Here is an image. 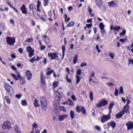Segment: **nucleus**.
<instances>
[{
  "label": "nucleus",
  "mask_w": 133,
  "mask_h": 133,
  "mask_svg": "<svg viewBox=\"0 0 133 133\" xmlns=\"http://www.w3.org/2000/svg\"><path fill=\"white\" fill-rule=\"evenodd\" d=\"M40 101L42 109L43 110L45 111L47 107V103L46 99L44 97H41L40 98Z\"/></svg>",
  "instance_id": "f257e3e1"
},
{
  "label": "nucleus",
  "mask_w": 133,
  "mask_h": 133,
  "mask_svg": "<svg viewBox=\"0 0 133 133\" xmlns=\"http://www.w3.org/2000/svg\"><path fill=\"white\" fill-rule=\"evenodd\" d=\"M4 86L6 91L11 96L14 94V91L11 87L7 83L4 84Z\"/></svg>",
  "instance_id": "f03ea898"
},
{
  "label": "nucleus",
  "mask_w": 133,
  "mask_h": 133,
  "mask_svg": "<svg viewBox=\"0 0 133 133\" xmlns=\"http://www.w3.org/2000/svg\"><path fill=\"white\" fill-rule=\"evenodd\" d=\"M2 127L4 130L8 131L11 128V124L9 121H6L4 122Z\"/></svg>",
  "instance_id": "7ed1b4c3"
},
{
  "label": "nucleus",
  "mask_w": 133,
  "mask_h": 133,
  "mask_svg": "<svg viewBox=\"0 0 133 133\" xmlns=\"http://www.w3.org/2000/svg\"><path fill=\"white\" fill-rule=\"evenodd\" d=\"M7 44L11 46L13 45L15 42V38L12 37H7L6 38Z\"/></svg>",
  "instance_id": "20e7f679"
},
{
  "label": "nucleus",
  "mask_w": 133,
  "mask_h": 133,
  "mask_svg": "<svg viewBox=\"0 0 133 133\" xmlns=\"http://www.w3.org/2000/svg\"><path fill=\"white\" fill-rule=\"evenodd\" d=\"M108 104L107 100L103 99L100 101L99 103L96 104V107L98 108H100L102 107L106 106Z\"/></svg>",
  "instance_id": "39448f33"
},
{
  "label": "nucleus",
  "mask_w": 133,
  "mask_h": 133,
  "mask_svg": "<svg viewBox=\"0 0 133 133\" xmlns=\"http://www.w3.org/2000/svg\"><path fill=\"white\" fill-rule=\"evenodd\" d=\"M76 109L78 113L81 112L84 115H85L86 114L85 109L83 107L77 106L76 107Z\"/></svg>",
  "instance_id": "423d86ee"
},
{
  "label": "nucleus",
  "mask_w": 133,
  "mask_h": 133,
  "mask_svg": "<svg viewBox=\"0 0 133 133\" xmlns=\"http://www.w3.org/2000/svg\"><path fill=\"white\" fill-rule=\"evenodd\" d=\"M26 51L29 53L28 56L30 58L34 55V51L31 46L27 47H26Z\"/></svg>",
  "instance_id": "0eeeda50"
},
{
  "label": "nucleus",
  "mask_w": 133,
  "mask_h": 133,
  "mask_svg": "<svg viewBox=\"0 0 133 133\" xmlns=\"http://www.w3.org/2000/svg\"><path fill=\"white\" fill-rule=\"evenodd\" d=\"M110 118L111 116L107 115H103L101 119V122L102 123H104L110 119Z\"/></svg>",
  "instance_id": "6e6552de"
},
{
  "label": "nucleus",
  "mask_w": 133,
  "mask_h": 133,
  "mask_svg": "<svg viewBox=\"0 0 133 133\" xmlns=\"http://www.w3.org/2000/svg\"><path fill=\"white\" fill-rule=\"evenodd\" d=\"M48 56L50 57L51 59L52 60L55 59H58V54L56 52L53 53H49L48 54Z\"/></svg>",
  "instance_id": "1a4fd4ad"
},
{
  "label": "nucleus",
  "mask_w": 133,
  "mask_h": 133,
  "mask_svg": "<svg viewBox=\"0 0 133 133\" xmlns=\"http://www.w3.org/2000/svg\"><path fill=\"white\" fill-rule=\"evenodd\" d=\"M125 113H127V112L126 111L122 109V110L120 111L119 113L116 115L115 116L116 118V119H119L121 118Z\"/></svg>",
  "instance_id": "9d476101"
},
{
  "label": "nucleus",
  "mask_w": 133,
  "mask_h": 133,
  "mask_svg": "<svg viewBox=\"0 0 133 133\" xmlns=\"http://www.w3.org/2000/svg\"><path fill=\"white\" fill-rule=\"evenodd\" d=\"M25 74L26 76L27 77V79L28 80H30L32 78V75L29 70H26V71Z\"/></svg>",
  "instance_id": "9b49d317"
},
{
  "label": "nucleus",
  "mask_w": 133,
  "mask_h": 133,
  "mask_svg": "<svg viewBox=\"0 0 133 133\" xmlns=\"http://www.w3.org/2000/svg\"><path fill=\"white\" fill-rule=\"evenodd\" d=\"M20 9L23 14H26L27 13V9L25 5L24 4H23L20 8Z\"/></svg>",
  "instance_id": "f8f14e48"
},
{
  "label": "nucleus",
  "mask_w": 133,
  "mask_h": 133,
  "mask_svg": "<svg viewBox=\"0 0 133 133\" xmlns=\"http://www.w3.org/2000/svg\"><path fill=\"white\" fill-rule=\"evenodd\" d=\"M126 125L128 130H130L133 128V122L131 121H129L126 123Z\"/></svg>",
  "instance_id": "ddd939ff"
},
{
  "label": "nucleus",
  "mask_w": 133,
  "mask_h": 133,
  "mask_svg": "<svg viewBox=\"0 0 133 133\" xmlns=\"http://www.w3.org/2000/svg\"><path fill=\"white\" fill-rule=\"evenodd\" d=\"M68 117V115L64 114L59 116L58 117V119L59 121H63L65 118H67Z\"/></svg>",
  "instance_id": "4468645a"
},
{
  "label": "nucleus",
  "mask_w": 133,
  "mask_h": 133,
  "mask_svg": "<svg viewBox=\"0 0 133 133\" xmlns=\"http://www.w3.org/2000/svg\"><path fill=\"white\" fill-rule=\"evenodd\" d=\"M109 127H111L113 130H114L116 127V124L115 122L114 121H111L110 122L108 123Z\"/></svg>",
  "instance_id": "2eb2a0df"
},
{
  "label": "nucleus",
  "mask_w": 133,
  "mask_h": 133,
  "mask_svg": "<svg viewBox=\"0 0 133 133\" xmlns=\"http://www.w3.org/2000/svg\"><path fill=\"white\" fill-rule=\"evenodd\" d=\"M108 4L109 6L112 7H115L117 5L116 3L113 1L108 2Z\"/></svg>",
  "instance_id": "dca6fc26"
},
{
  "label": "nucleus",
  "mask_w": 133,
  "mask_h": 133,
  "mask_svg": "<svg viewBox=\"0 0 133 133\" xmlns=\"http://www.w3.org/2000/svg\"><path fill=\"white\" fill-rule=\"evenodd\" d=\"M32 129H33V130H34V129H35V133H39V130L36 128L38 126V125L35 123H33L32 125Z\"/></svg>",
  "instance_id": "f3484780"
},
{
  "label": "nucleus",
  "mask_w": 133,
  "mask_h": 133,
  "mask_svg": "<svg viewBox=\"0 0 133 133\" xmlns=\"http://www.w3.org/2000/svg\"><path fill=\"white\" fill-rule=\"evenodd\" d=\"M121 28L120 26H116L114 28L112 25H111L110 26V30H114L115 31H119V30L121 29Z\"/></svg>",
  "instance_id": "a211bd4d"
},
{
  "label": "nucleus",
  "mask_w": 133,
  "mask_h": 133,
  "mask_svg": "<svg viewBox=\"0 0 133 133\" xmlns=\"http://www.w3.org/2000/svg\"><path fill=\"white\" fill-rule=\"evenodd\" d=\"M95 3L99 7H102L103 5V3L101 0H96Z\"/></svg>",
  "instance_id": "6ab92c4d"
},
{
  "label": "nucleus",
  "mask_w": 133,
  "mask_h": 133,
  "mask_svg": "<svg viewBox=\"0 0 133 133\" xmlns=\"http://www.w3.org/2000/svg\"><path fill=\"white\" fill-rule=\"evenodd\" d=\"M18 78H20L19 81L20 84H24L25 83V81L21 77L19 74H18Z\"/></svg>",
  "instance_id": "aec40b11"
},
{
  "label": "nucleus",
  "mask_w": 133,
  "mask_h": 133,
  "mask_svg": "<svg viewBox=\"0 0 133 133\" xmlns=\"http://www.w3.org/2000/svg\"><path fill=\"white\" fill-rule=\"evenodd\" d=\"M32 14L36 18L39 19L40 18V15L38 13L35 12L34 11H32Z\"/></svg>",
  "instance_id": "412c9836"
},
{
  "label": "nucleus",
  "mask_w": 133,
  "mask_h": 133,
  "mask_svg": "<svg viewBox=\"0 0 133 133\" xmlns=\"http://www.w3.org/2000/svg\"><path fill=\"white\" fill-rule=\"evenodd\" d=\"M129 104L127 103L126 105L123 107V109L126 111L127 112H129V110L128 108Z\"/></svg>",
  "instance_id": "4be33fe9"
},
{
  "label": "nucleus",
  "mask_w": 133,
  "mask_h": 133,
  "mask_svg": "<svg viewBox=\"0 0 133 133\" xmlns=\"http://www.w3.org/2000/svg\"><path fill=\"white\" fill-rule=\"evenodd\" d=\"M54 105L55 109L57 110L59 107V103L58 102L55 101L54 104Z\"/></svg>",
  "instance_id": "5701e85b"
},
{
  "label": "nucleus",
  "mask_w": 133,
  "mask_h": 133,
  "mask_svg": "<svg viewBox=\"0 0 133 133\" xmlns=\"http://www.w3.org/2000/svg\"><path fill=\"white\" fill-rule=\"evenodd\" d=\"M41 4V2L38 0L37 1V4L36 6L37 11L40 12H41V10H40L39 8Z\"/></svg>",
  "instance_id": "b1692460"
},
{
  "label": "nucleus",
  "mask_w": 133,
  "mask_h": 133,
  "mask_svg": "<svg viewBox=\"0 0 133 133\" xmlns=\"http://www.w3.org/2000/svg\"><path fill=\"white\" fill-rule=\"evenodd\" d=\"M70 115L71 119H73L75 118V115L73 111L72 110L70 111Z\"/></svg>",
  "instance_id": "393cba45"
},
{
  "label": "nucleus",
  "mask_w": 133,
  "mask_h": 133,
  "mask_svg": "<svg viewBox=\"0 0 133 133\" xmlns=\"http://www.w3.org/2000/svg\"><path fill=\"white\" fill-rule=\"evenodd\" d=\"M33 104L35 108H36L39 106L38 101L36 99H35Z\"/></svg>",
  "instance_id": "a878e982"
},
{
  "label": "nucleus",
  "mask_w": 133,
  "mask_h": 133,
  "mask_svg": "<svg viewBox=\"0 0 133 133\" xmlns=\"http://www.w3.org/2000/svg\"><path fill=\"white\" fill-rule=\"evenodd\" d=\"M114 105V102L112 101H111L108 107L109 109H112V108H113V107Z\"/></svg>",
  "instance_id": "bb28decb"
},
{
  "label": "nucleus",
  "mask_w": 133,
  "mask_h": 133,
  "mask_svg": "<svg viewBox=\"0 0 133 133\" xmlns=\"http://www.w3.org/2000/svg\"><path fill=\"white\" fill-rule=\"evenodd\" d=\"M76 83L77 84H78L80 81L81 77L78 75H76Z\"/></svg>",
  "instance_id": "cd10ccee"
},
{
  "label": "nucleus",
  "mask_w": 133,
  "mask_h": 133,
  "mask_svg": "<svg viewBox=\"0 0 133 133\" xmlns=\"http://www.w3.org/2000/svg\"><path fill=\"white\" fill-rule=\"evenodd\" d=\"M75 23L73 22H69L66 26L67 27H72L74 25Z\"/></svg>",
  "instance_id": "c85d7f7f"
},
{
  "label": "nucleus",
  "mask_w": 133,
  "mask_h": 133,
  "mask_svg": "<svg viewBox=\"0 0 133 133\" xmlns=\"http://www.w3.org/2000/svg\"><path fill=\"white\" fill-rule=\"evenodd\" d=\"M67 15L66 14H65L64 15V18L65 20V23H66L67 22H69L70 20V18L69 17L67 18Z\"/></svg>",
  "instance_id": "c756f323"
},
{
  "label": "nucleus",
  "mask_w": 133,
  "mask_h": 133,
  "mask_svg": "<svg viewBox=\"0 0 133 133\" xmlns=\"http://www.w3.org/2000/svg\"><path fill=\"white\" fill-rule=\"evenodd\" d=\"M21 104L23 106H26L27 105V103L25 100H23L22 101Z\"/></svg>",
  "instance_id": "7c9ffc66"
},
{
  "label": "nucleus",
  "mask_w": 133,
  "mask_h": 133,
  "mask_svg": "<svg viewBox=\"0 0 133 133\" xmlns=\"http://www.w3.org/2000/svg\"><path fill=\"white\" fill-rule=\"evenodd\" d=\"M104 25L102 22L100 23L99 24V27L101 30L104 29Z\"/></svg>",
  "instance_id": "2f4dec72"
},
{
  "label": "nucleus",
  "mask_w": 133,
  "mask_h": 133,
  "mask_svg": "<svg viewBox=\"0 0 133 133\" xmlns=\"http://www.w3.org/2000/svg\"><path fill=\"white\" fill-rule=\"evenodd\" d=\"M58 84V83L57 82L55 81L53 83V88L54 89L56 88Z\"/></svg>",
  "instance_id": "473e14b6"
},
{
  "label": "nucleus",
  "mask_w": 133,
  "mask_h": 133,
  "mask_svg": "<svg viewBox=\"0 0 133 133\" xmlns=\"http://www.w3.org/2000/svg\"><path fill=\"white\" fill-rule=\"evenodd\" d=\"M5 99L7 101L8 104H9L11 102V100L9 97L6 96L5 97Z\"/></svg>",
  "instance_id": "72a5a7b5"
},
{
  "label": "nucleus",
  "mask_w": 133,
  "mask_h": 133,
  "mask_svg": "<svg viewBox=\"0 0 133 133\" xmlns=\"http://www.w3.org/2000/svg\"><path fill=\"white\" fill-rule=\"evenodd\" d=\"M77 55H76L74 58V60H73V63L74 64H76L77 61Z\"/></svg>",
  "instance_id": "f704fd0d"
},
{
  "label": "nucleus",
  "mask_w": 133,
  "mask_h": 133,
  "mask_svg": "<svg viewBox=\"0 0 133 133\" xmlns=\"http://www.w3.org/2000/svg\"><path fill=\"white\" fill-rule=\"evenodd\" d=\"M34 5L32 3L30 4L29 5V8L30 10H32V11H34Z\"/></svg>",
  "instance_id": "c9c22d12"
},
{
  "label": "nucleus",
  "mask_w": 133,
  "mask_h": 133,
  "mask_svg": "<svg viewBox=\"0 0 133 133\" xmlns=\"http://www.w3.org/2000/svg\"><path fill=\"white\" fill-rule=\"evenodd\" d=\"M20 130V129L18 125H16L15 128V131L16 132L18 131H19Z\"/></svg>",
  "instance_id": "e433bc0d"
},
{
  "label": "nucleus",
  "mask_w": 133,
  "mask_h": 133,
  "mask_svg": "<svg viewBox=\"0 0 133 133\" xmlns=\"http://www.w3.org/2000/svg\"><path fill=\"white\" fill-rule=\"evenodd\" d=\"M68 104L70 106H72L73 105V103L72 101L70 99H68Z\"/></svg>",
  "instance_id": "4c0bfd02"
},
{
  "label": "nucleus",
  "mask_w": 133,
  "mask_h": 133,
  "mask_svg": "<svg viewBox=\"0 0 133 133\" xmlns=\"http://www.w3.org/2000/svg\"><path fill=\"white\" fill-rule=\"evenodd\" d=\"M41 82L42 85H44L45 84V81L43 78H41Z\"/></svg>",
  "instance_id": "58836bf2"
},
{
  "label": "nucleus",
  "mask_w": 133,
  "mask_h": 133,
  "mask_svg": "<svg viewBox=\"0 0 133 133\" xmlns=\"http://www.w3.org/2000/svg\"><path fill=\"white\" fill-rule=\"evenodd\" d=\"M110 127L108 123L107 124H104V128L105 129H108Z\"/></svg>",
  "instance_id": "ea45409f"
},
{
  "label": "nucleus",
  "mask_w": 133,
  "mask_h": 133,
  "mask_svg": "<svg viewBox=\"0 0 133 133\" xmlns=\"http://www.w3.org/2000/svg\"><path fill=\"white\" fill-rule=\"evenodd\" d=\"M49 1L48 0H44L43 5L44 6H47L48 4Z\"/></svg>",
  "instance_id": "a19ab883"
},
{
  "label": "nucleus",
  "mask_w": 133,
  "mask_h": 133,
  "mask_svg": "<svg viewBox=\"0 0 133 133\" xmlns=\"http://www.w3.org/2000/svg\"><path fill=\"white\" fill-rule=\"evenodd\" d=\"M126 33V31L125 30H123L122 32L119 33V34L121 36H122L125 35Z\"/></svg>",
  "instance_id": "79ce46f5"
},
{
  "label": "nucleus",
  "mask_w": 133,
  "mask_h": 133,
  "mask_svg": "<svg viewBox=\"0 0 133 133\" xmlns=\"http://www.w3.org/2000/svg\"><path fill=\"white\" fill-rule=\"evenodd\" d=\"M123 88L121 86L120 88L119 94H123Z\"/></svg>",
  "instance_id": "37998d69"
},
{
  "label": "nucleus",
  "mask_w": 133,
  "mask_h": 133,
  "mask_svg": "<svg viewBox=\"0 0 133 133\" xmlns=\"http://www.w3.org/2000/svg\"><path fill=\"white\" fill-rule=\"evenodd\" d=\"M11 75L16 80H18V77L17 76H16L15 74H13L12 73L11 74Z\"/></svg>",
  "instance_id": "c03bdc74"
},
{
  "label": "nucleus",
  "mask_w": 133,
  "mask_h": 133,
  "mask_svg": "<svg viewBox=\"0 0 133 133\" xmlns=\"http://www.w3.org/2000/svg\"><path fill=\"white\" fill-rule=\"evenodd\" d=\"M95 129L97 130V131H99L101 130V128L100 127L96 125L95 127Z\"/></svg>",
  "instance_id": "a18cd8bd"
},
{
  "label": "nucleus",
  "mask_w": 133,
  "mask_h": 133,
  "mask_svg": "<svg viewBox=\"0 0 133 133\" xmlns=\"http://www.w3.org/2000/svg\"><path fill=\"white\" fill-rule=\"evenodd\" d=\"M33 41V39L32 38L27 39L26 40V42H27L28 43L32 42Z\"/></svg>",
  "instance_id": "49530a36"
},
{
  "label": "nucleus",
  "mask_w": 133,
  "mask_h": 133,
  "mask_svg": "<svg viewBox=\"0 0 133 133\" xmlns=\"http://www.w3.org/2000/svg\"><path fill=\"white\" fill-rule=\"evenodd\" d=\"M118 91L117 89H115V91L114 93V95L116 96H118Z\"/></svg>",
  "instance_id": "de8ad7c7"
},
{
  "label": "nucleus",
  "mask_w": 133,
  "mask_h": 133,
  "mask_svg": "<svg viewBox=\"0 0 133 133\" xmlns=\"http://www.w3.org/2000/svg\"><path fill=\"white\" fill-rule=\"evenodd\" d=\"M35 60H36V59L35 58V57H34L31 59L30 60V62H31L32 63H33L34 61H35Z\"/></svg>",
  "instance_id": "09e8293b"
},
{
  "label": "nucleus",
  "mask_w": 133,
  "mask_h": 133,
  "mask_svg": "<svg viewBox=\"0 0 133 133\" xmlns=\"http://www.w3.org/2000/svg\"><path fill=\"white\" fill-rule=\"evenodd\" d=\"M129 63L128 65H129L131 63L132 65H133V61L130 59H128Z\"/></svg>",
  "instance_id": "8fccbe9b"
},
{
  "label": "nucleus",
  "mask_w": 133,
  "mask_h": 133,
  "mask_svg": "<svg viewBox=\"0 0 133 133\" xmlns=\"http://www.w3.org/2000/svg\"><path fill=\"white\" fill-rule=\"evenodd\" d=\"M127 40V39L126 38L124 39L121 38L120 39L119 41L122 43H123L125 42V41H126Z\"/></svg>",
  "instance_id": "3c124183"
},
{
  "label": "nucleus",
  "mask_w": 133,
  "mask_h": 133,
  "mask_svg": "<svg viewBox=\"0 0 133 133\" xmlns=\"http://www.w3.org/2000/svg\"><path fill=\"white\" fill-rule=\"evenodd\" d=\"M81 70L79 69L77 71V72H76V74L77 75H80L81 74Z\"/></svg>",
  "instance_id": "603ef678"
},
{
  "label": "nucleus",
  "mask_w": 133,
  "mask_h": 133,
  "mask_svg": "<svg viewBox=\"0 0 133 133\" xmlns=\"http://www.w3.org/2000/svg\"><path fill=\"white\" fill-rule=\"evenodd\" d=\"M60 109L62 111H66V109L65 108L63 107H59Z\"/></svg>",
  "instance_id": "864d4df0"
},
{
  "label": "nucleus",
  "mask_w": 133,
  "mask_h": 133,
  "mask_svg": "<svg viewBox=\"0 0 133 133\" xmlns=\"http://www.w3.org/2000/svg\"><path fill=\"white\" fill-rule=\"evenodd\" d=\"M54 72V70H52L51 71H49L46 73V75H49L51 74L52 73H53Z\"/></svg>",
  "instance_id": "5fc2aeb1"
},
{
  "label": "nucleus",
  "mask_w": 133,
  "mask_h": 133,
  "mask_svg": "<svg viewBox=\"0 0 133 133\" xmlns=\"http://www.w3.org/2000/svg\"><path fill=\"white\" fill-rule=\"evenodd\" d=\"M106 84L109 87L112 86L114 85V84L112 83H106Z\"/></svg>",
  "instance_id": "6e6d98bb"
},
{
  "label": "nucleus",
  "mask_w": 133,
  "mask_h": 133,
  "mask_svg": "<svg viewBox=\"0 0 133 133\" xmlns=\"http://www.w3.org/2000/svg\"><path fill=\"white\" fill-rule=\"evenodd\" d=\"M21 96L22 95L20 94L16 95L15 96L16 97L17 99H19Z\"/></svg>",
  "instance_id": "4d7b16f0"
},
{
  "label": "nucleus",
  "mask_w": 133,
  "mask_h": 133,
  "mask_svg": "<svg viewBox=\"0 0 133 133\" xmlns=\"http://www.w3.org/2000/svg\"><path fill=\"white\" fill-rule=\"evenodd\" d=\"M71 98L74 101H75L76 100V99L75 97V96L74 95H72L71 96Z\"/></svg>",
  "instance_id": "13d9d810"
},
{
  "label": "nucleus",
  "mask_w": 133,
  "mask_h": 133,
  "mask_svg": "<svg viewBox=\"0 0 133 133\" xmlns=\"http://www.w3.org/2000/svg\"><path fill=\"white\" fill-rule=\"evenodd\" d=\"M109 56L111 57V59H113L114 58V55L113 53H110L109 54Z\"/></svg>",
  "instance_id": "bf43d9fd"
},
{
  "label": "nucleus",
  "mask_w": 133,
  "mask_h": 133,
  "mask_svg": "<svg viewBox=\"0 0 133 133\" xmlns=\"http://www.w3.org/2000/svg\"><path fill=\"white\" fill-rule=\"evenodd\" d=\"M62 53H65V46L64 45H63L62 46Z\"/></svg>",
  "instance_id": "052dcab7"
},
{
  "label": "nucleus",
  "mask_w": 133,
  "mask_h": 133,
  "mask_svg": "<svg viewBox=\"0 0 133 133\" xmlns=\"http://www.w3.org/2000/svg\"><path fill=\"white\" fill-rule=\"evenodd\" d=\"M11 68L13 70H14L15 71L17 70V69L16 68L15 66L14 65H12L11 66Z\"/></svg>",
  "instance_id": "680f3d73"
},
{
  "label": "nucleus",
  "mask_w": 133,
  "mask_h": 133,
  "mask_svg": "<svg viewBox=\"0 0 133 133\" xmlns=\"http://www.w3.org/2000/svg\"><path fill=\"white\" fill-rule=\"evenodd\" d=\"M87 65L86 63H83L81 64L80 66L81 67H83L84 66H86Z\"/></svg>",
  "instance_id": "e2e57ef3"
},
{
  "label": "nucleus",
  "mask_w": 133,
  "mask_h": 133,
  "mask_svg": "<svg viewBox=\"0 0 133 133\" xmlns=\"http://www.w3.org/2000/svg\"><path fill=\"white\" fill-rule=\"evenodd\" d=\"M96 48L98 52L99 53L100 52L101 50L99 49V46L98 45H96Z\"/></svg>",
  "instance_id": "0e129e2a"
},
{
  "label": "nucleus",
  "mask_w": 133,
  "mask_h": 133,
  "mask_svg": "<svg viewBox=\"0 0 133 133\" xmlns=\"http://www.w3.org/2000/svg\"><path fill=\"white\" fill-rule=\"evenodd\" d=\"M31 23L32 25L33 26L35 24V22L33 20L31 21Z\"/></svg>",
  "instance_id": "69168bd1"
},
{
  "label": "nucleus",
  "mask_w": 133,
  "mask_h": 133,
  "mask_svg": "<svg viewBox=\"0 0 133 133\" xmlns=\"http://www.w3.org/2000/svg\"><path fill=\"white\" fill-rule=\"evenodd\" d=\"M45 47L44 45H42L41 46L40 48V49L41 50H43L45 49Z\"/></svg>",
  "instance_id": "338daca9"
},
{
  "label": "nucleus",
  "mask_w": 133,
  "mask_h": 133,
  "mask_svg": "<svg viewBox=\"0 0 133 133\" xmlns=\"http://www.w3.org/2000/svg\"><path fill=\"white\" fill-rule=\"evenodd\" d=\"M11 57L13 59H15L16 58V56L14 54H11Z\"/></svg>",
  "instance_id": "774afa93"
}]
</instances>
